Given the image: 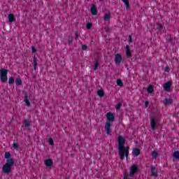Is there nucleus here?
<instances>
[{
    "mask_svg": "<svg viewBox=\"0 0 179 179\" xmlns=\"http://www.w3.org/2000/svg\"><path fill=\"white\" fill-rule=\"evenodd\" d=\"M82 48H83V50H86V48H87V46H86V45H82Z\"/></svg>",
    "mask_w": 179,
    "mask_h": 179,
    "instance_id": "ea45409f",
    "label": "nucleus"
},
{
    "mask_svg": "<svg viewBox=\"0 0 179 179\" xmlns=\"http://www.w3.org/2000/svg\"><path fill=\"white\" fill-rule=\"evenodd\" d=\"M157 29L159 31H162V29H163V26L160 24H157Z\"/></svg>",
    "mask_w": 179,
    "mask_h": 179,
    "instance_id": "2f4dec72",
    "label": "nucleus"
},
{
    "mask_svg": "<svg viewBox=\"0 0 179 179\" xmlns=\"http://www.w3.org/2000/svg\"><path fill=\"white\" fill-rule=\"evenodd\" d=\"M150 123L152 131H155L156 129V126L157 125V122H156V120H155V118L153 117H151L150 120Z\"/></svg>",
    "mask_w": 179,
    "mask_h": 179,
    "instance_id": "0eeeda50",
    "label": "nucleus"
},
{
    "mask_svg": "<svg viewBox=\"0 0 179 179\" xmlns=\"http://www.w3.org/2000/svg\"><path fill=\"white\" fill-rule=\"evenodd\" d=\"M123 3H124L126 6V9L128 10L129 9V0H122Z\"/></svg>",
    "mask_w": 179,
    "mask_h": 179,
    "instance_id": "412c9836",
    "label": "nucleus"
},
{
    "mask_svg": "<svg viewBox=\"0 0 179 179\" xmlns=\"http://www.w3.org/2000/svg\"><path fill=\"white\" fill-rule=\"evenodd\" d=\"M99 1H103V0H99Z\"/></svg>",
    "mask_w": 179,
    "mask_h": 179,
    "instance_id": "37998d69",
    "label": "nucleus"
},
{
    "mask_svg": "<svg viewBox=\"0 0 179 179\" xmlns=\"http://www.w3.org/2000/svg\"><path fill=\"white\" fill-rule=\"evenodd\" d=\"M34 68H37V61L36 59H34Z\"/></svg>",
    "mask_w": 179,
    "mask_h": 179,
    "instance_id": "72a5a7b5",
    "label": "nucleus"
},
{
    "mask_svg": "<svg viewBox=\"0 0 179 179\" xmlns=\"http://www.w3.org/2000/svg\"><path fill=\"white\" fill-rule=\"evenodd\" d=\"M164 106H170V104H173V99L166 98L164 101Z\"/></svg>",
    "mask_w": 179,
    "mask_h": 179,
    "instance_id": "ddd939ff",
    "label": "nucleus"
},
{
    "mask_svg": "<svg viewBox=\"0 0 179 179\" xmlns=\"http://www.w3.org/2000/svg\"><path fill=\"white\" fill-rule=\"evenodd\" d=\"M164 89L166 92H170L171 90V82L165 83L164 84Z\"/></svg>",
    "mask_w": 179,
    "mask_h": 179,
    "instance_id": "1a4fd4ad",
    "label": "nucleus"
},
{
    "mask_svg": "<svg viewBox=\"0 0 179 179\" xmlns=\"http://www.w3.org/2000/svg\"><path fill=\"white\" fill-rule=\"evenodd\" d=\"M31 51L33 53L36 52V48H34V47H31Z\"/></svg>",
    "mask_w": 179,
    "mask_h": 179,
    "instance_id": "58836bf2",
    "label": "nucleus"
},
{
    "mask_svg": "<svg viewBox=\"0 0 179 179\" xmlns=\"http://www.w3.org/2000/svg\"><path fill=\"white\" fill-rule=\"evenodd\" d=\"M106 120H108L109 122H114L115 117H114V114H113V113L109 112L106 114Z\"/></svg>",
    "mask_w": 179,
    "mask_h": 179,
    "instance_id": "423d86ee",
    "label": "nucleus"
},
{
    "mask_svg": "<svg viewBox=\"0 0 179 179\" xmlns=\"http://www.w3.org/2000/svg\"><path fill=\"white\" fill-rule=\"evenodd\" d=\"M150 171H151V177H155L156 178V177L158 176L157 170H156L155 166H151Z\"/></svg>",
    "mask_w": 179,
    "mask_h": 179,
    "instance_id": "9d476101",
    "label": "nucleus"
},
{
    "mask_svg": "<svg viewBox=\"0 0 179 179\" xmlns=\"http://www.w3.org/2000/svg\"><path fill=\"white\" fill-rule=\"evenodd\" d=\"M151 156L152 159H157V156H159V152H157V151H152L151 152Z\"/></svg>",
    "mask_w": 179,
    "mask_h": 179,
    "instance_id": "6ab92c4d",
    "label": "nucleus"
},
{
    "mask_svg": "<svg viewBox=\"0 0 179 179\" xmlns=\"http://www.w3.org/2000/svg\"><path fill=\"white\" fill-rule=\"evenodd\" d=\"M22 83H23V81H22V79H20L19 78L15 79L16 86H22Z\"/></svg>",
    "mask_w": 179,
    "mask_h": 179,
    "instance_id": "f3484780",
    "label": "nucleus"
},
{
    "mask_svg": "<svg viewBox=\"0 0 179 179\" xmlns=\"http://www.w3.org/2000/svg\"><path fill=\"white\" fill-rule=\"evenodd\" d=\"M122 107V103H118L116 106V110H120Z\"/></svg>",
    "mask_w": 179,
    "mask_h": 179,
    "instance_id": "c85d7f7f",
    "label": "nucleus"
},
{
    "mask_svg": "<svg viewBox=\"0 0 179 179\" xmlns=\"http://www.w3.org/2000/svg\"><path fill=\"white\" fill-rule=\"evenodd\" d=\"M26 106H27V107H30V101H29V98L27 96V95H26L24 96V100Z\"/></svg>",
    "mask_w": 179,
    "mask_h": 179,
    "instance_id": "aec40b11",
    "label": "nucleus"
},
{
    "mask_svg": "<svg viewBox=\"0 0 179 179\" xmlns=\"http://www.w3.org/2000/svg\"><path fill=\"white\" fill-rule=\"evenodd\" d=\"M94 68H99V62H97V61L95 62Z\"/></svg>",
    "mask_w": 179,
    "mask_h": 179,
    "instance_id": "c9c22d12",
    "label": "nucleus"
},
{
    "mask_svg": "<svg viewBox=\"0 0 179 179\" xmlns=\"http://www.w3.org/2000/svg\"><path fill=\"white\" fill-rule=\"evenodd\" d=\"M15 83V78L13 77H10L8 79V85H13Z\"/></svg>",
    "mask_w": 179,
    "mask_h": 179,
    "instance_id": "b1692460",
    "label": "nucleus"
},
{
    "mask_svg": "<svg viewBox=\"0 0 179 179\" xmlns=\"http://www.w3.org/2000/svg\"><path fill=\"white\" fill-rule=\"evenodd\" d=\"M164 72H170V68H165Z\"/></svg>",
    "mask_w": 179,
    "mask_h": 179,
    "instance_id": "e433bc0d",
    "label": "nucleus"
},
{
    "mask_svg": "<svg viewBox=\"0 0 179 179\" xmlns=\"http://www.w3.org/2000/svg\"><path fill=\"white\" fill-rule=\"evenodd\" d=\"M126 56L127 58H131L132 57V54L131 53V49L129 48V45H126Z\"/></svg>",
    "mask_w": 179,
    "mask_h": 179,
    "instance_id": "f8f14e48",
    "label": "nucleus"
},
{
    "mask_svg": "<svg viewBox=\"0 0 179 179\" xmlns=\"http://www.w3.org/2000/svg\"><path fill=\"white\" fill-rule=\"evenodd\" d=\"M122 61V55L121 54H116L115 55V64H121Z\"/></svg>",
    "mask_w": 179,
    "mask_h": 179,
    "instance_id": "6e6552de",
    "label": "nucleus"
},
{
    "mask_svg": "<svg viewBox=\"0 0 179 179\" xmlns=\"http://www.w3.org/2000/svg\"><path fill=\"white\" fill-rule=\"evenodd\" d=\"M97 94L99 97H104V94H106V93H104V91L103 90H99L97 91Z\"/></svg>",
    "mask_w": 179,
    "mask_h": 179,
    "instance_id": "a211bd4d",
    "label": "nucleus"
},
{
    "mask_svg": "<svg viewBox=\"0 0 179 179\" xmlns=\"http://www.w3.org/2000/svg\"><path fill=\"white\" fill-rule=\"evenodd\" d=\"M15 15H13V14H8V22L10 23H13V22H15Z\"/></svg>",
    "mask_w": 179,
    "mask_h": 179,
    "instance_id": "dca6fc26",
    "label": "nucleus"
},
{
    "mask_svg": "<svg viewBox=\"0 0 179 179\" xmlns=\"http://www.w3.org/2000/svg\"><path fill=\"white\" fill-rule=\"evenodd\" d=\"M147 92L148 93H153V86L150 85L148 86V89H147Z\"/></svg>",
    "mask_w": 179,
    "mask_h": 179,
    "instance_id": "393cba45",
    "label": "nucleus"
},
{
    "mask_svg": "<svg viewBox=\"0 0 179 179\" xmlns=\"http://www.w3.org/2000/svg\"><path fill=\"white\" fill-rule=\"evenodd\" d=\"M0 80L2 83L8 82V70L6 69H0Z\"/></svg>",
    "mask_w": 179,
    "mask_h": 179,
    "instance_id": "7ed1b4c3",
    "label": "nucleus"
},
{
    "mask_svg": "<svg viewBox=\"0 0 179 179\" xmlns=\"http://www.w3.org/2000/svg\"><path fill=\"white\" fill-rule=\"evenodd\" d=\"M34 71H36V68H34Z\"/></svg>",
    "mask_w": 179,
    "mask_h": 179,
    "instance_id": "79ce46f5",
    "label": "nucleus"
},
{
    "mask_svg": "<svg viewBox=\"0 0 179 179\" xmlns=\"http://www.w3.org/2000/svg\"><path fill=\"white\" fill-rule=\"evenodd\" d=\"M136 173H139V167H138V165L133 164L130 168V177H133Z\"/></svg>",
    "mask_w": 179,
    "mask_h": 179,
    "instance_id": "20e7f679",
    "label": "nucleus"
},
{
    "mask_svg": "<svg viewBox=\"0 0 179 179\" xmlns=\"http://www.w3.org/2000/svg\"><path fill=\"white\" fill-rule=\"evenodd\" d=\"M13 148L14 149H17V148H19V144L17 143H13Z\"/></svg>",
    "mask_w": 179,
    "mask_h": 179,
    "instance_id": "c756f323",
    "label": "nucleus"
},
{
    "mask_svg": "<svg viewBox=\"0 0 179 179\" xmlns=\"http://www.w3.org/2000/svg\"><path fill=\"white\" fill-rule=\"evenodd\" d=\"M148 106H149V101H145V108H148Z\"/></svg>",
    "mask_w": 179,
    "mask_h": 179,
    "instance_id": "f704fd0d",
    "label": "nucleus"
},
{
    "mask_svg": "<svg viewBox=\"0 0 179 179\" xmlns=\"http://www.w3.org/2000/svg\"><path fill=\"white\" fill-rule=\"evenodd\" d=\"M97 69V68H94V71H96Z\"/></svg>",
    "mask_w": 179,
    "mask_h": 179,
    "instance_id": "a19ab883",
    "label": "nucleus"
},
{
    "mask_svg": "<svg viewBox=\"0 0 179 179\" xmlns=\"http://www.w3.org/2000/svg\"><path fill=\"white\" fill-rule=\"evenodd\" d=\"M173 157H175V159H178V160H179V151H176L173 153Z\"/></svg>",
    "mask_w": 179,
    "mask_h": 179,
    "instance_id": "cd10ccee",
    "label": "nucleus"
},
{
    "mask_svg": "<svg viewBox=\"0 0 179 179\" xmlns=\"http://www.w3.org/2000/svg\"><path fill=\"white\" fill-rule=\"evenodd\" d=\"M4 157L5 159H6V160H9V159H12L10 158V152H6L4 155Z\"/></svg>",
    "mask_w": 179,
    "mask_h": 179,
    "instance_id": "a878e982",
    "label": "nucleus"
},
{
    "mask_svg": "<svg viewBox=\"0 0 179 179\" xmlns=\"http://www.w3.org/2000/svg\"><path fill=\"white\" fill-rule=\"evenodd\" d=\"M129 41L130 43H132V36L131 35L129 36Z\"/></svg>",
    "mask_w": 179,
    "mask_h": 179,
    "instance_id": "4c0bfd02",
    "label": "nucleus"
},
{
    "mask_svg": "<svg viewBox=\"0 0 179 179\" xmlns=\"http://www.w3.org/2000/svg\"><path fill=\"white\" fill-rule=\"evenodd\" d=\"M49 145H50L51 146H52V145H54V140L52 138H49Z\"/></svg>",
    "mask_w": 179,
    "mask_h": 179,
    "instance_id": "7c9ffc66",
    "label": "nucleus"
},
{
    "mask_svg": "<svg viewBox=\"0 0 179 179\" xmlns=\"http://www.w3.org/2000/svg\"><path fill=\"white\" fill-rule=\"evenodd\" d=\"M105 131L106 132V135H110L113 130L111 129V122H107L105 124Z\"/></svg>",
    "mask_w": 179,
    "mask_h": 179,
    "instance_id": "39448f33",
    "label": "nucleus"
},
{
    "mask_svg": "<svg viewBox=\"0 0 179 179\" xmlns=\"http://www.w3.org/2000/svg\"><path fill=\"white\" fill-rule=\"evenodd\" d=\"M132 154L134 156H139L141 155V150L138 148H134Z\"/></svg>",
    "mask_w": 179,
    "mask_h": 179,
    "instance_id": "2eb2a0df",
    "label": "nucleus"
},
{
    "mask_svg": "<svg viewBox=\"0 0 179 179\" xmlns=\"http://www.w3.org/2000/svg\"><path fill=\"white\" fill-rule=\"evenodd\" d=\"M92 23H87V25H86V28L89 30L90 29H92Z\"/></svg>",
    "mask_w": 179,
    "mask_h": 179,
    "instance_id": "473e14b6",
    "label": "nucleus"
},
{
    "mask_svg": "<svg viewBox=\"0 0 179 179\" xmlns=\"http://www.w3.org/2000/svg\"><path fill=\"white\" fill-rule=\"evenodd\" d=\"M110 19H111V14H110V13L106 14L104 16V20L106 22H108V20H110Z\"/></svg>",
    "mask_w": 179,
    "mask_h": 179,
    "instance_id": "5701e85b",
    "label": "nucleus"
},
{
    "mask_svg": "<svg viewBox=\"0 0 179 179\" xmlns=\"http://www.w3.org/2000/svg\"><path fill=\"white\" fill-rule=\"evenodd\" d=\"M15 164L13 159H6V164L3 166L2 170L6 174H9L12 171V167Z\"/></svg>",
    "mask_w": 179,
    "mask_h": 179,
    "instance_id": "f03ea898",
    "label": "nucleus"
},
{
    "mask_svg": "<svg viewBox=\"0 0 179 179\" xmlns=\"http://www.w3.org/2000/svg\"><path fill=\"white\" fill-rule=\"evenodd\" d=\"M117 150L120 160H124L125 158L126 160H128V159H129V146H124L125 138H124V137L121 135L117 137Z\"/></svg>",
    "mask_w": 179,
    "mask_h": 179,
    "instance_id": "f257e3e1",
    "label": "nucleus"
},
{
    "mask_svg": "<svg viewBox=\"0 0 179 179\" xmlns=\"http://www.w3.org/2000/svg\"><path fill=\"white\" fill-rule=\"evenodd\" d=\"M91 13L93 16H96V15H97V7H96V6L92 5L91 8Z\"/></svg>",
    "mask_w": 179,
    "mask_h": 179,
    "instance_id": "4468645a",
    "label": "nucleus"
},
{
    "mask_svg": "<svg viewBox=\"0 0 179 179\" xmlns=\"http://www.w3.org/2000/svg\"><path fill=\"white\" fill-rule=\"evenodd\" d=\"M116 83L117 86H120V87H122V86H124V83H122V80L121 79H117Z\"/></svg>",
    "mask_w": 179,
    "mask_h": 179,
    "instance_id": "4be33fe9",
    "label": "nucleus"
},
{
    "mask_svg": "<svg viewBox=\"0 0 179 179\" xmlns=\"http://www.w3.org/2000/svg\"><path fill=\"white\" fill-rule=\"evenodd\" d=\"M24 124L26 128H29V127H30V122L29 120H24Z\"/></svg>",
    "mask_w": 179,
    "mask_h": 179,
    "instance_id": "bb28decb",
    "label": "nucleus"
},
{
    "mask_svg": "<svg viewBox=\"0 0 179 179\" xmlns=\"http://www.w3.org/2000/svg\"><path fill=\"white\" fill-rule=\"evenodd\" d=\"M44 163H45V166H46V167H51V166H52V164H54V162H52V159H45Z\"/></svg>",
    "mask_w": 179,
    "mask_h": 179,
    "instance_id": "9b49d317",
    "label": "nucleus"
}]
</instances>
